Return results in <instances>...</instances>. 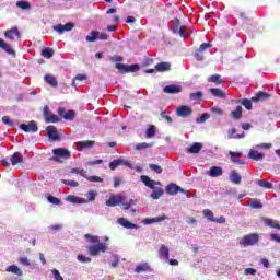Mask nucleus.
<instances>
[{
	"mask_svg": "<svg viewBox=\"0 0 280 280\" xmlns=\"http://www.w3.org/2000/svg\"><path fill=\"white\" fill-rule=\"evenodd\" d=\"M106 207H117V205H122L125 210L130 209L133 205H137L135 199H129L124 195H113L105 202Z\"/></svg>",
	"mask_w": 280,
	"mask_h": 280,
	"instance_id": "1",
	"label": "nucleus"
},
{
	"mask_svg": "<svg viewBox=\"0 0 280 280\" xmlns=\"http://www.w3.org/2000/svg\"><path fill=\"white\" fill-rule=\"evenodd\" d=\"M173 23H174V25H173L174 34H178V36H180V38H189L190 33H189V31H187L186 26H180V20L175 18Z\"/></svg>",
	"mask_w": 280,
	"mask_h": 280,
	"instance_id": "2",
	"label": "nucleus"
},
{
	"mask_svg": "<svg viewBox=\"0 0 280 280\" xmlns=\"http://www.w3.org/2000/svg\"><path fill=\"white\" fill-rule=\"evenodd\" d=\"M54 156L50 159V161H60V159H71V151L69 149L65 148H57L52 150Z\"/></svg>",
	"mask_w": 280,
	"mask_h": 280,
	"instance_id": "3",
	"label": "nucleus"
},
{
	"mask_svg": "<svg viewBox=\"0 0 280 280\" xmlns=\"http://www.w3.org/2000/svg\"><path fill=\"white\" fill-rule=\"evenodd\" d=\"M120 165H125L126 167H130V170H136V172H141L140 167H135V165H132V163L124 160V159H117L114 160L109 163V170H117V167H119Z\"/></svg>",
	"mask_w": 280,
	"mask_h": 280,
	"instance_id": "4",
	"label": "nucleus"
},
{
	"mask_svg": "<svg viewBox=\"0 0 280 280\" xmlns=\"http://www.w3.org/2000/svg\"><path fill=\"white\" fill-rule=\"evenodd\" d=\"M88 250L89 255L97 257L100 253H106V250H108V246H106V243H96L95 245L90 246Z\"/></svg>",
	"mask_w": 280,
	"mask_h": 280,
	"instance_id": "5",
	"label": "nucleus"
},
{
	"mask_svg": "<svg viewBox=\"0 0 280 280\" xmlns=\"http://www.w3.org/2000/svg\"><path fill=\"white\" fill-rule=\"evenodd\" d=\"M257 242H259V234H247L245 236H243V240L240 241V245L241 246H255V244H257Z\"/></svg>",
	"mask_w": 280,
	"mask_h": 280,
	"instance_id": "6",
	"label": "nucleus"
},
{
	"mask_svg": "<svg viewBox=\"0 0 280 280\" xmlns=\"http://www.w3.org/2000/svg\"><path fill=\"white\" fill-rule=\"evenodd\" d=\"M115 67L118 69L119 73H137L139 71V65H125L116 63Z\"/></svg>",
	"mask_w": 280,
	"mask_h": 280,
	"instance_id": "7",
	"label": "nucleus"
},
{
	"mask_svg": "<svg viewBox=\"0 0 280 280\" xmlns=\"http://www.w3.org/2000/svg\"><path fill=\"white\" fill-rule=\"evenodd\" d=\"M44 117L47 124H58V121H60V118L52 114L47 105L44 106Z\"/></svg>",
	"mask_w": 280,
	"mask_h": 280,
	"instance_id": "8",
	"label": "nucleus"
},
{
	"mask_svg": "<svg viewBox=\"0 0 280 280\" xmlns=\"http://www.w3.org/2000/svg\"><path fill=\"white\" fill-rule=\"evenodd\" d=\"M178 191H180L182 194H189V190H185L176 184H170L168 186H166V194H168L170 196H176Z\"/></svg>",
	"mask_w": 280,
	"mask_h": 280,
	"instance_id": "9",
	"label": "nucleus"
},
{
	"mask_svg": "<svg viewBox=\"0 0 280 280\" xmlns=\"http://www.w3.org/2000/svg\"><path fill=\"white\" fill-rule=\"evenodd\" d=\"M140 179L144 183L145 187H149L150 189H156V187H161V182H156L154 179H151L148 177V175H142Z\"/></svg>",
	"mask_w": 280,
	"mask_h": 280,
	"instance_id": "10",
	"label": "nucleus"
},
{
	"mask_svg": "<svg viewBox=\"0 0 280 280\" xmlns=\"http://www.w3.org/2000/svg\"><path fill=\"white\" fill-rule=\"evenodd\" d=\"M192 113L194 110L191 109V107L187 105H182L176 110L177 117H183V118L191 116Z\"/></svg>",
	"mask_w": 280,
	"mask_h": 280,
	"instance_id": "11",
	"label": "nucleus"
},
{
	"mask_svg": "<svg viewBox=\"0 0 280 280\" xmlns=\"http://www.w3.org/2000/svg\"><path fill=\"white\" fill-rule=\"evenodd\" d=\"M73 27H75V25H73V23L69 22L66 25L62 24H58L52 26V30L55 32H57L58 34H62L63 32H71V30H73Z\"/></svg>",
	"mask_w": 280,
	"mask_h": 280,
	"instance_id": "12",
	"label": "nucleus"
},
{
	"mask_svg": "<svg viewBox=\"0 0 280 280\" xmlns=\"http://www.w3.org/2000/svg\"><path fill=\"white\" fill-rule=\"evenodd\" d=\"M21 130L24 132H38V126L36 125V121L31 120L28 125L21 124L20 125Z\"/></svg>",
	"mask_w": 280,
	"mask_h": 280,
	"instance_id": "13",
	"label": "nucleus"
},
{
	"mask_svg": "<svg viewBox=\"0 0 280 280\" xmlns=\"http://www.w3.org/2000/svg\"><path fill=\"white\" fill-rule=\"evenodd\" d=\"M265 156L264 153H260L255 149H250L248 152V159H252V161H264Z\"/></svg>",
	"mask_w": 280,
	"mask_h": 280,
	"instance_id": "14",
	"label": "nucleus"
},
{
	"mask_svg": "<svg viewBox=\"0 0 280 280\" xmlns=\"http://www.w3.org/2000/svg\"><path fill=\"white\" fill-rule=\"evenodd\" d=\"M14 35H15L18 38H21V32H19V27H16V26H14V27L11 28V30H8V31L4 33L5 38H8L9 40H14Z\"/></svg>",
	"mask_w": 280,
	"mask_h": 280,
	"instance_id": "15",
	"label": "nucleus"
},
{
	"mask_svg": "<svg viewBox=\"0 0 280 280\" xmlns=\"http://www.w3.org/2000/svg\"><path fill=\"white\" fill-rule=\"evenodd\" d=\"M183 91V88L180 85H166L164 88V93H167L170 95H176Z\"/></svg>",
	"mask_w": 280,
	"mask_h": 280,
	"instance_id": "16",
	"label": "nucleus"
},
{
	"mask_svg": "<svg viewBox=\"0 0 280 280\" xmlns=\"http://www.w3.org/2000/svg\"><path fill=\"white\" fill-rule=\"evenodd\" d=\"M0 49H3V51H7L9 56H16V51L12 49V46L10 44L5 43L2 38H0Z\"/></svg>",
	"mask_w": 280,
	"mask_h": 280,
	"instance_id": "17",
	"label": "nucleus"
},
{
	"mask_svg": "<svg viewBox=\"0 0 280 280\" xmlns=\"http://www.w3.org/2000/svg\"><path fill=\"white\" fill-rule=\"evenodd\" d=\"M223 170L220 166H212L208 172L207 175L211 176L212 178H218L219 176H222Z\"/></svg>",
	"mask_w": 280,
	"mask_h": 280,
	"instance_id": "18",
	"label": "nucleus"
},
{
	"mask_svg": "<svg viewBox=\"0 0 280 280\" xmlns=\"http://www.w3.org/2000/svg\"><path fill=\"white\" fill-rule=\"evenodd\" d=\"M46 132L49 137V139H52V141H57L59 139L58 130L54 126L46 127Z\"/></svg>",
	"mask_w": 280,
	"mask_h": 280,
	"instance_id": "19",
	"label": "nucleus"
},
{
	"mask_svg": "<svg viewBox=\"0 0 280 280\" xmlns=\"http://www.w3.org/2000/svg\"><path fill=\"white\" fill-rule=\"evenodd\" d=\"M230 156L232 163H238V165H246V162L238 159L240 156H242V152L230 151Z\"/></svg>",
	"mask_w": 280,
	"mask_h": 280,
	"instance_id": "20",
	"label": "nucleus"
},
{
	"mask_svg": "<svg viewBox=\"0 0 280 280\" xmlns=\"http://www.w3.org/2000/svg\"><path fill=\"white\" fill-rule=\"evenodd\" d=\"M118 224H120V226H124L125 229H139V226H137V224L131 223L126 218H119Z\"/></svg>",
	"mask_w": 280,
	"mask_h": 280,
	"instance_id": "21",
	"label": "nucleus"
},
{
	"mask_svg": "<svg viewBox=\"0 0 280 280\" xmlns=\"http://www.w3.org/2000/svg\"><path fill=\"white\" fill-rule=\"evenodd\" d=\"M5 272H12V275H16L18 277H23V270L19 268L16 265H11L5 268Z\"/></svg>",
	"mask_w": 280,
	"mask_h": 280,
	"instance_id": "22",
	"label": "nucleus"
},
{
	"mask_svg": "<svg viewBox=\"0 0 280 280\" xmlns=\"http://www.w3.org/2000/svg\"><path fill=\"white\" fill-rule=\"evenodd\" d=\"M262 222L266 226H270L271 229H278V231H280L279 221L265 218V219H262Z\"/></svg>",
	"mask_w": 280,
	"mask_h": 280,
	"instance_id": "23",
	"label": "nucleus"
},
{
	"mask_svg": "<svg viewBox=\"0 0 280 280\" xmlns=\"http://www.w3.org/2000/svg\"><path fill=\"white\" fill-rule=\"evenodd\" d=\"M172 69V65L170 62H160L155 66V71L163 73L165 71H170Z\"/></svg>",
	"mask_w": 280,
	"mask_h": 280,
	"instance_id": "24",
	"label": "nucleus"
},
{
	"mask_svg": "<svg viewBox=\"0 0 280 280\" xmlns=\"http://www.w3.org/2000/svg\"><path fill=\"white\" fill-rule=\"evenodd\" d=\"M230 180L234 185H240V183H242V176L240 175V173H237V171H231L230 172Z\"/></svg>",
	"mask_w": 280,
	"mask_h": 280,
	"instance_id": "25",
	"label": "nucleus"
},
{
	"mask_svg": "<svg viewBox=\"0 0 280 280\" xmlns=\"http://www.w3.org/2000/svg\"><path fill=\"white\" fill-rule=\"evenodd\" d=\"M44 81L46 84H49L54 89H56V86H58V80L56 79V77H54L51 74H46L44 77Z\"/></svg>",
	"mask_w": 280,
	"mask_h": 280,
	"instance_id": "26",
	"label": "nucleus"
},
{
	"mask_svg": "<svg viewBox=\"0 0 280 280\" xmlns=\"http://www.w3.org/2000/svg\"><path fill=\"white\" fill-rule=\"evenodd\" d=\"M202 150V143L195 142L190 148L187 149L188 154H198Z\"/></svg>",
	"mask_w": 280,
	"mask_h": 280,
	"instance_id": "27",
	"label": "nucleus"
},
{
	"mask_svg": "<svg viewBox=\"0 0 280 280\" xmlns=\"http://www.w3.org/2000/svg\"><path fill=\"white\" fill-rule=\"evenodd\" d=\"M208 82H213V84L220 85L224 84V79H222V75L220 74H213L208 78Z\"/></svg>",
	"mask_w": 280,
	"mask_h": 280,
	"instance_id": "28",
	"label": "nucleus"
},
{
	"mask_svg": "<svg viewBox=\"0 0 280 280\" xmlns=\"http://www.w3.org/2000/svg\"><path fill=\"white\" fill-rule=\"evenodd\" d=\"M94 145H95V141L93 140L79 141L77 143V148H81V150H84L86 148H93Z\"/></svg>",
	"mask_w": 280,
	"mask_h": 280,
	"instance_id": "29",
	"label": "nucleus"
},
{
	"mask_svg": "<svg viewBox=\"0 0 280 280\" xmlns=\"http://www.w3.org/2000/svg\"><path fill=\"white\" fill-rule=\"evenodd\" d=\"M20 163H23V154H21L20 152H15L11 156V165H19Z\"/></svg>",
	"mask_w": 280,
	"mask_h": 280,
	"instance_id": "30",
	"label": "nucleus"
},
{
	"mask_svg": "<svg viewBox=\"0 0 280 280\" xmlns=\"http://www.w3.org/2000/svg\"><path fill=\"white\" fill-rule=\"evenodd\" d=\"M159 255L163 259H166V261H170V248H167V246L162 245L160 250H159Z\"/></svg>",
	"mask_w": 280,
	"mask_h": 280,
	"instance_id": "31",
	"label": "nucleus"
},
{
	"mask_svg": "<svg viewBox=\"0 0 280 280\" xmlns=\"http://www.w3.org/2000/svg\"><path fill=\"white\" fill-rule=\"evenodd\" d=\"M259 100H270L268 92H258L256 96L252 97V102H259Z\"/></svg>",
	"mask_w": 280,
	"mask_h": 280,
	"instance_id": "32",
	"label": "nucleus"
},
{
	"mask_svg": "<svg viewBox=\"0 0 280 280\" xmlns=\"http://www.w3.org/2000/svg\"><path fill=\"white\" fill-rule=\"evenodd\" d=\"M209 92L211 93V95H213L214 97H221L224 98L226 97V93H224V91L218 89V88H211L209 89Z\"/></svg>",
	"mask_w": 280,
	"mask_h": 280,
	"instance_id": "33",
	"label": "nucleus"
},
{
	"mask_svg": "<svg viewBox=\"0 0 280 280\" xmlns=\"http://www.w3.org/2000/svg\"><path fill=\"white\" fill-rule=\"evenodd\" d=\"M247 206L252 209H264V203H261V200L259 199H252Z\"/></svg>",
	"mask_w": 280,
	"mask_h": 280,
	"instance_id": "34",
	"label": "nucleus"
},
{
	"mask_svg": "<svg viewBox=\"0 0 280 280\" xmlns=\"http://www.w3.org/2000/svg\"><path fill=\"white\" fill-rule=\"evenodd\" d=\"M167 217L166 215H162V217H155V218H152V219H145L144 220V223L145 224H154L156 222H163L164 220H166Z\"/></svg>",
	"mask_w": 280,
	"mask_h": 280,
	"instance_id": "35",
	"label": "nucleus"
},
{
	"mask_svg": "<svg viewBox=\"0 0 280 280\" xmlns=\"http://www.w3.org/2000/svg\"><path fill=\"white\" fill-rule=\"evenodd\" d=\"M150 270V266L148 264H140L136 267L135 272L138 275L141 272H148Z\"/></svg>",
	"mask_w": 280,
	"mask_h": 280,
	"instance_id": "36",
	"label": "nucleus"
},
{
	"mask_svg": "<svg viewBox=\"0 0 280 280\" xmlns=\"http://www.w3.org/2000/svg\"><path fill=\"white\" fill-rule=\"evenodd\" d=\"M256 185H258L259 187H264L265 189H272V183L270 182L257 179Z\"/></svg>",
	"mask_w": 280,
	"mask_h": 280,
	"instance_id": "37",
	"label": "nucleus"
},
{
	"mask_svg": "<svg viewBox=\"0 0 280 280\" xmlns=\"http://www.w3.org/2000/svg\"><path fill=\"white\" fill-rule=\"evenodd\" d=\"M97 34H100V31H92L91 35H88L85 37V40L88 43H95V40H97Z\"/></svg>",
	"mask_w": 280,
	"mask_h": 280,
	"instance_id": "38",
	"label": "nucleus"
},
{
	"mask_svg": "<svg viewBox=\"0 0 280 280\" xmlns=\"http://www.w3.org/2000/svg\"><path fill=\"white\" fill-rule=\"evenodd\" d=\"M233 119H242V106H237L235 110L231 112Z\"/></svg>",
	"mask_w": 280,
	"mask_h": 280,
	"instance_id": "39",
	"label": "nucleus"
},
{
	"mask_svg": "<svg viewBox=\"0 0 280 280\" xmlns=\"http://www.w3.org/2000/svg\"><path fill=\"white\" fill-rule=\"evenodd\" d=\"M156 135V126L151 125L147 130V139H152Z\"/></svg>",
	"mask_w": 280,
	"mask_h": 280,
	"instance_id": "40",
	"label": "nucleus"
},
{
	"mask_svg": "<svg viewBox=\"0 0 280 280\" xmlns=\"http://www.w3.org/2000/svg\"><path fill=\"white\" fill-rule=\"evenodd\" d=\"M42 56H43L44 58H52V57H54V49H52V48H49V47L43 49V50H42Z\"/></svg>",
	"mask_w": 280,
	"mask_h": 280,
	"instance_id": "41",
	"label": "nucleus"
},
{
	"mask_svg": "<svg viewBox=\"0 0 280 280\" xmlns=\"http://www.w3.org/2000/svg\"><path fill=\"white\" fill-rule=\"evenodd\" d=\"M202 213L203 217L207 218V220H209L210 222H213V220H215V217H213V211L209 209H203Z\"/></svg>",
	"mask_w": 280,
	"mask_h": 280,
	"instance_id": "42",
	"label": "nucleus"
},
{
	"mask_svg": "<svg viewBox=\"0 0 280 280\" xmlns=\"http://www.w3.org/2000/svg\"><path fill=\"white\" fill-rule=\"evenodd\" d=\"M237 102H241V104L243 106H245V108L247 110H250L253 108V98L252 100H248V98H244L243 101H237Z\"/></svg>",
	"mask_w": 280,
	"mask_h": 280,
	"instance_id": "43",
	"label": "nucleus"
},
{
	"mask_svg": "<svg viewBox=\"0 0 280 280\" xmlns=\"http://www.w3.org/2000/svg\"><path fill=\"white\" fill-rule=\"evenodd\" d=\"M161 196H163V189L160 188V189H154L153 192L151 194V198L153 200H159V198H161Z\"/></svg>",
	"mask_w": 280,
	"mask_h": 280,
	"instance_id": "44",
	"label": "nucleus"
},
{
	"mask_svg": "<svg viewBox=\"0 0 280 280\" xmlns=\"http://www.w3.org/2000/svg\"><path fill=\"white\" fill-rule=\"evenodd\" d=\"M85 240L90 242L91 244H98L100 243V236H93L91 234H85Z\"/></svg>",
	"mask_w": 280,
	"mask_h": 280,
	"instance_id": "45",
	"label": "nucleus"
},
{
	"mask_svg": "<svg viewBox=\"0 0 280 280\" xmlns=\"http://www.w3.org/2000/svg\"><path fill=\"white\" fill-rule=\"evenodd\" d=\"M153 145L154 143H148V142L138 143L136 145V150H148V148H152Z\"/></svg>",
	"mask_w": 280,
	"mask_h": 280,
	"instance_id": "46",
	"label": "nucleus"
},
{
	"mask_svg": "<svg viewBox=\"0 0 280 280\" xmlns=\"http://www.w3.org/2000/svg\"><path fill=\"white\" fill-rule=\"evenodd\" d=\"M75 118V112L74 110H68L65 115H63V119H66L67 121H72V119Z\"/></svg>",
	"mask_w": 280,
	"mask_h": 280,
	"instance_id": "47",
	"label": "nucleus"
},
{
	"mask_svg": "<svg viewBox=\"0 0 280 280\" xmlns=\"http://www.w3.org/2000/svg\"><path fill=\"white\" fill-rule=\"evenodd\" d=\"M86 180H89L90 183H104V179L97 175L88 176Z\"/></svg>",
	"mask_w": 280,
	"mask_h": 280,
	"instance_id": "48",
	"label": "nucleus"
},
{
	"mask_svg": "<svg viewBox=\"0 0 280 280\" xmlns=\"http://www.w3.org/2000/svg\"><path fill=\"white\" fill-rule=\"evenodd\" d=\"M16 7L21 8V10H30L31 5L27 1H18Z\"/></svg>",
	"mask_w": 280,
	"mask_h": 280,
	"instance_id": "49",
	"label": "nucleus"
},
{
	"mask_svg": "<svg viewBox=\"0 0 280 280\" xmlns=\"http://www.w3.org/2000/svg\"><path fill=\"white\" fill-rule=\"evenodd\" d=\"M254 148L258 149V150H270V148H272V143H260V144H256Z\"/></svg>",
	"mask_w": 280,
	"mask_h": 280,
	"instance_id": "50",
	"label": "nucleus"
},
{
	"mask_svg": "<svg viewBox=\"0 0 280 280\" xmlns=\"http://www.w3.org/2000/svg\"><path fill=\"white\" fill-rule=\"evenodd\" d=\"M149 167L152 172H155V174H163V168L156 164H150Z\"/></svg>",
	"mask_w": 280,
	"mask_h": 280,
	"instance_id": "51",
	"label": "nucleus"
},
{
	"mask_svg": "<svg viewBox=\"0 0 280 280\" xmlns=\"http://www.w3.org/2000/svg\"><path fill=\"white\" fill-rule=\"evenodd\" d=\"M78 261H80L81 264H91V258L86 257L84 255H78L77 256Z\"/></svg>",
	"mask_w": 280,
	"mask_h": 280,
	"instance_id": "52",
	"label": "nucleus"
},
{
	"mask_svg": "<svg viewBox=\"0 0 280 280\" xmlns=\"http://www.w3.org/2000/svg\"><path fill=\"white\" fill-rule=\"evenodd\" d=\"M209 117H211V115L205 113L200 117H198L196 119V121H197V124H205V121H207V119H209Z\"/></svg>",
	"mask_w": 280,
	"mask_h": 280,
	"instance_id": "53",
	"label": "nucleus"
},
{
	"mask_svg": "<svg viewBox=\"0 0 280 280\" xmlns=\"http://www.w3.org/2000/svg\"><path fill=\"white\" fill-rule=\"evenodd\" d=\"M85 196H86L88 200L91 202V201L95 200V198L97 196V191L90 190Z\"/></svg>",
	"mask_w": 280,
	"mask_h": 280,
	"instance_id": "54",
	"label": "nucleus"
},
{
	"mask_svg": "<svg viewBox=\"0 0 280 280\" xmlns=\"http://www.w3.org/2000/svg\"><path fill=\"white\" fill-rule=\"evenodd\" d=\"M211 47H213L212 44L210 43H203L199 46V48L197 49L198 51H206V49H211Z\"/></svg>",
	"mask_w": 280,
	"mask_h": 280,
	"instance_id": "55",
	"label": "nucleus"
},
{
	"mask_svg": "<svg viewBox=\"0 0 280 280\" xmlns=\"http://www.w3.org/2000/svg\"><path fill=\"white\" fill-rule=\"evenodd\" d=\"M62 183H63V185H69V187H79L80 186V183H78L75 180L63 179Z\"/></svg>",
	"mask_w": 280,
	"mask_h": 280,
	"instance_id": "56",
	"label": "nucleus"
},
{
	"mask_svg": "<svg viewBox=\"0 0 280 280\" xmlns=\"http://www.w3.org/2000/svg\"><path fill=\"white\" fill-rule=\"evenodd\" d=\"M19 262L22 266H32V262L30 261V259L27 257H20Z\"/></svg>",
	"mask_w": 280,
	"mask_h": 280,
	"instance_id": "57",
	"label": "nucleus"
},
{
	"mask_svg": "<svg viewBox=\"0 0 280 280\" xmlns=\"http://www.w3.org/2000/svg\"><path fill=\"white\" fill-rule=\"evenodd\" d=\"M211 113L218 115V117H222L224 115V112L220 107H212Z\"/></svg>",
	"mask_w": 280,
	"mask_h": 280,
	"instance_id": "58",
	"label": "nucleus"
},
{
	"mask_svg": "<svg viewBox=\"0 0 280 280\" xmlns=\"http://www.w3.org/2000/svg\"><path fill=\"white\" fill-rule=\"evenodd\" d=\"M109 60L112 62H124V57L119 56V55H114L109 58Z\"/></svg>",
	"mask_w": 280,
	"mask_h": 280,
	"instance_id": "59",
	"label": "nucleus"
},
{
	"mask_svg": "<svg viewBox=\"0 0 280 280\" xmlns=\"http://www.w3.org/2000/svg\"><path fill=\"white\" fill-rule=\"evenodd\" d=\"M48 202H50L51 205H60V199L54 197V196H48L47 197Z\"/></svg>",
	"mask_w": 280,
	"mask_h": 280,
	"instance_id": "60",
	"label": "nucleus"
},
{
	"mask_svg": "<svg viewBox=\"0 0 280 280\" xmlns=\"http://www.w3.org/2000/svg\"><path fill=\"white\" fill-rule=\"evenodd\" d=\"M51 272H52V275L55 277V280H65L62 278V276L60 275V271L58 269H52Z\"/></svg>",
	"mask_w": 280,
	"mask_h": 280,
	"instance_id": "61",
	"label": "nucleus"
},
{
	"mask_svg": "<svg viewBox=\"0 0 280 280\" xmlns=\"http://www.w3.org/2000/svg\"><path fill=\"white\" fill-rule=\"evenodd\" d=\"M66 200H67V202H72V205H77L78 203V197H75V196H68V197H66Z\"/></svg>",
	"mask_w": 280,
	"mask_h": 280,
	"instance_id": "62",
	"label": "nucleus"
},
{
	"mask_svg": "<svg viewBox=\"0 0 280 280\" xmlns=\"http://www.w3.org/2000/svg\"><path fill=\"white\" fill-rule=\"evenodd\" d=\"M200 97H202V92L201 91H198V92H195V93L190 94V98H192V100H200Z\"/></svg>",
	"mask_w": 280,
	"mask_h": 280,
	"instance_id": "63",
	"label": "nucleus"
},
{
	"mask_svg": "<svg viewBox=\"0 0 280 280\" xmlns=\"http://www.w3.org/2000/svg\"><path fill=\"white\" fill-rule=\"evenodd\" d=\"M271 242H276L277 244H280V235L279 234H270Z\"/></svg>",
	"mask_w": 280,
	"mask_h": 280,
	"instance_id": "64",
	"label": "nucleus"
}]
</instances>
